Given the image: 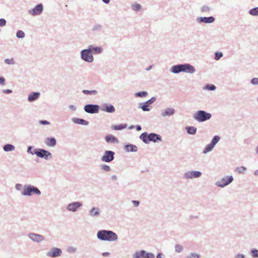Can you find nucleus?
Listing matches in <instances>:
<instances>
[{
    "instance_id": "obj_50",
    "label": "nucleus",
    "mask_w": 258,
    "mask_h": 258,
    "mask_svg": "<svg viewBox=\"0 0 258 258\" xmlns=\"http://www.w3.org/2000/svg\"><path fill=\"white\" fill-rule=\"evenodd\" d=\"M7 24L6 20L4 18L0 19V27H4Z\"/></svg>"
},
{
    "instance_id": "obj_42",
    "label": "nucleus",
    "mask_w": 258,
    "mask_h": 258,
    "mask_svg": "<svg viewBox=\"0 0 258 258\" xmlns=\"http://www.w3.org/2000/svg\"><path fill=\"white\" fill-rule=\"evenodd\" d=\"M25 34L22 30H18L16 32V37L18 38H23L25 37Z\"/></svg>"
},
{
    "instance_id": "obj_45",
    "label": "nucleus",
    "mask_w": 258,
    "mask_h": 258,
    "mask_svg": "<svg viewBox=\"0 0 258 258\" xmlns=\"http://www.w3.org/2000/svg\"><path fill=\"white\" fill-rule=\"evenodd\" d=\"M77 248L74 246H69L67 248V251L69 253H75L77 251Z\"/></svg>"
},
{
    "instance_id": "obj_63",
    "label": "nucleus",
    "mask_w": 258,
    "mask_h": 258,
    "mask_svg": "<svg viewBox=\"0 0 258 258\" xmlns=\"http://www.w3.org/2000/svg\"><path fill=\"white\" fill-rule=\"evenodd\" d=\"M102 1L105 4H108L110 1V0H102Z\"/></svg>"
},
{
    "instance_id": "obj_28",
    "label": "nucleus",
    "mask_w": 258,
    "mask_h": 258,
    "mask_svg": "<svg viewBox=\"0 0 258 258\" xmlns=\"http://www.w3.org/2000/svg\"><path fill=\"white\" fill-rule=\"evenodd\" d=\"M138 108H141L144 111H149L152 109V106L149 105L145 102L139 103Z\"/></svg>"
},
{
    "instance_id": "obj_10",
    "label": "nucleus",
    "mask_w": 258,
    "mask_h": 258,
    "mask_svg": "<svg viewBox=\"0 0 258 258\" xmlns=\"http://www.w3.org/2000/svg\"><path fill=\"white\" fill-rule=\"evenodd\" d=\"M155 255L152 252H150L145 250L136 251L133 254V258H155Z\"/></svg>"
},
{
    "instance_id": "obj_1",
    "label": "nucleus",
    "mask_w": 258,
    "mask_h": 258,
    "mask_svg": "<svg viewBox=\"0 0 258 258\" xmlns=\"http://www.w3.org/2000/svg\"><path fill=\"white\" fill-rule=\"evenodd\" d=\"M170 71L175 74H179L181 72L192 74L195 73L196 69L189 63H185L172 66L170 69Z\"/></svg>"
},
{
    "instance_id": "obj_29",
    "label": "nucleus",
    "mask_w": 258,
    "mask_h": 258,
    "mask_svg": "<svg viewBox=\"0 0 258 258\" xmlns=\"http://www.w3.org/2000/svg\"><path fill=\"white\" fill-rule=\"evenodd\" d=\"M15 147L12 144H6L3 146V150H4V151L7 152L13 151L15 150Z\"/></svg>"
},
{
    "instance_id": "obj_58",
    "label": "nucleus",
    "mask_w": 258,
    "mask_h": 258,
    "mask_svg": "<svg viewBox=\"0 0 258 258\" xmlns=\"http://www.w3.org/2000/svg\"><path fill=\"white\" fill-rule=\"evenodd\" d=\"M3 92L4 93H5V94H10V93H12V90L11 89H6V90H4L3 91Z\"/></svg>"
},
{
    "instance_id": "obj_18",
    "label": "nucleus",
    "mask_w": 258,
    "mask_h": 258,
    "mask_svg": "<svg viewBox=\"0 0 258 258\" xmlns=\"http://www.w3.org/2000/svg\"><path fill=\"white\" fill-rule=\"evenodd\" d=\"M28 237L30 238L32 241L37 242L40 243L44 240L45 238L43 236L36 234L34 233H30L28 235Z\"/></svg>"
},
{
    "instance_id": "obj_34",
    "label": "nucleus",
    "mask_w": 258,
    "mask_h": 258,
    "mask_svg": "<svg viewBox=\"0 0 258 258\" xmlns=\"http://www.w3.org/2000/svg\"><path fill=\"white\" fill-rule=\"evenodd\" d=\"M83 94L87 95H96L97 94L98 92L97 90H83L82 91Z\"/></svg>"
},
{
    "instance_id": "obj_12",
    "label": "nucleus",
    "mask_w": 258,
    "mask_h": 258,
    "mask_svg": "<svg viewBox=\"0 0 258 258\" xmlns=\"http://www.w3.org/2000/svg\"><path fill=\"white\" fill-rule=\"evenodd\" d=\"M202 175V173L200 171L189 170L184 173L183 178L186 180L192 179L200 178Z\"/></svg>"
},
{
    "instance_id": "obj_52",
    "label": "nucleus",
    "mask_w": 258,
    "mask_h": 258,
    "mask_svg": "<svg viewBox=\"0 0 258 258\" xmlns=\"http://www.w3.org/2000/svg\"><path fill=\"white\" fill-rule=\"evenodd\" d=\"M23 186H23L22 184L20 183H17L15 185V188L17 190H21L22 188L23 189Z\"/></svg>"
},
{
    "instance_id": "obj_54",
    "label": "nucleus",
    "mask_w": 258,
    "mask_h": 258,
    "mask_svg": "<svg viewBox=\"0 0 258 258\" xmlns=\"http://www.w3.org/2000/svg\"><path fill=\"white\" fill-rule=\"evenodd\" d=\"M235 258H246V256L243 254L238 253L235 255Z\"/></svg>"
},
{
    "instance_id": "obj_5",
    "label": "nucleus",
    "mask_w": 258,
    "mask_h": 258,
    "mask_svg": "<svg viewBox=\"0 0 258 258\" xmlns=\"http://www.w3.org/2000/svg\"><path fill=\"white\" fill-rule=\"evenodd\" d=\"M212 114L206 111L200 110L196 111L193 115L194 118L199 122H203L210 119Z\"/></svg>"
},
{
    "instance_id": "obj_7",
    "label": "nucleus",
    "mask_w": 258,
    "mask_h": 258,
    "mask_svg": "<svg viewBox=\"0 0 258 258\" xmlns=\"http://www.w3.org/2000/svg\"><path fill=\"white\" fill-rule=\"evenodd\" d=\"M220 140V136L216 135L213 137L210 144L207 145L203 151V153L205 154L212 151L216 145L219 142Z\"/></svg>"
},
{
    "instance_id": "obj_19",
    "label": "nucleus",
    "mask_w": 258,
    "mask_h": 258,
    "mask_svg": "<svg viewBox=\"0 0 258 258\" xmlns=\"http://www.w3.org/2000/svg\"><path fill=\"white\" fill-rule=\"evenodd\" d=\"M101 210L98 207H92L88 212L89 216L92 218H98L100 216Z\"/></svg>"
},
{
    "instance_id": "obj_56",
    "label": "nucleus",
    "mask_w": 258,
    "mask_h": 258,
    "mask_svg": "<svg viewBox=\"0 0 258 258\" xmlns=\"http://www.w3.org/2000/svg\"><path fill=\"white\" fill-rule=\"evenodd\" d=\"M132 203L136 207H138L140 204V202L139 201L133 200L132 201Z\"/></svg>"
},
{
    "instance_id": "obj_57",
    "label": "nucleus",
    "mask_w": 258,
    "mask_h": 258,
    "mask_svg": "<svg viewBox=\"0 0 258 258\" xmlns=\"http://www.w3.org/2000/svg\"><path fill=\"white\" fill-rule=\"evenodd\" d=\"M5 82V79L3 77H0V84L4 85Z\"/></svg>"
},
{
    "instance_id": "obj_9",
    "label": "nucleus",
    "mask_w": 258,
    "mask_h": 258,
    "mask_svg": "<svg viewBox=\"0 0 258 258\" xmlns=\"http://www.w3.org/2000/svg\"><path fill=\"white\" fill-rule=\"evenodd\" d=\"M35 155L41 158H44V159L47 160L52 158L51 153L44 149L42 148H36L35 149Z\"/></svg>"
},
{
    "instance_id": "obj_8",
    "label": "nucleus",
    "mask_w": 258,
    "mask_h": 258,
    "mask_svg": "<svg viewBox=\"0 0 258 258\" xmlns=\"http://www.w3.org/2000/svg\"><path fill=\"white\" fill-rule=\"evenodd\" d=\"M234 180L233 177L232 175H227L223 177L221 179L216 181L215 185L219 187L223 188L230 183H231Z\"/></svg>"
},
{
    "instance_id": "obj_48",
    "label": "nucleus",
    "mask_w": 258,
    "mask_h": 258,
    "mask_svg": "<svg viewBox=\"0 0 258 258\" xmlns=\"http://www.w3.org/2000/svg\"><path fill=\"white\" fill-rule=\"evenodd\" d=\"M156 100V97H153L149 100L146 101V103L150 105L151 104H153L155 101Z\"/></svg>"
},
{
    "instance_id": "obj_55",
    "label": "nucleus",
    "mask_w": 258,
    "mask_h": 258,
    "mask_svg": "<svg viewBox=\"0 0 258 258\" xmlns=\"http://www.w3.org/2000/svg\"><path fill=\"white\" fill-rule=\"evenodd\" d=\"M141 8V6L139 4H136L133 6V9L135 11H139Z\"/></svg>"
},
{
    "instance_id": "obj_33",
    "label": "nucleus",
    "mask_w": 258,
    "mask_h": 258,
    "mask_svg": "<svg viewBox=\"0 0 258 258\" xmlns=\"http://www.w3.org/2000/svg\"><path fill=\"white\" fill-rule=\"evenodd\" d=\"M249 254L252 258H258V249L256 248H251L249 252Z\"/></svg>"
},
{
    "instance_id": "obj_15",
    "label": "nucleus",
    "mask_w": 258,
    "mask_h": 258,
    "mask_svg": "<svg viewBox=\"0 0 258 258\" xmlns=\"http://www.w3.org/2000/svg\"><path fill=\"white\" fill-rule=\"evenodd\" d=\"M114 152L112 151L107 150L105 151L103 155L101 157V160L103 162H110L114 159Z\"/></svg>"
},
{
    "instance_id": "obj_25",
    "label": "nucleus",
    "mask_w": 258,
    "mask_h": 258,
    "mask_svg": "<svg viewBox=\"0 0 258 258\" xmlns=\"http://www.w3.org/2000/svg\"><path fill=\"white\" fill-rule=\"evenodd\" d=\"M72 120L74 123L77 124H81L84 125H88L89 124V122L88 121L82 118L73 117L72 118Z\"/></svg>"
},
{
    "instance_id": "obj_30",
    "label": "nucleus",
    "mask_w": 258,
    "mask_h": 258,
    "mask_svg": "<svg viewBox=\"0 0 258 258\" xmlns=\"http://www.w3.org/2000/svg\"><path fill=\"white\" fill-rule=\"evenodd\" d=\"M187 133L189 135H194L196 134L197 129L192 126H187L185 127Z\"/></svg>"
},
{
    "instance_id": "obj_49",
    "label": "nucleus",
    "mask_w": 258,
    "mask_h": 258,
    "mask_svg": "<svg viewBox=\"0 0 258 258\" xmlns=\"http://www.w3.org/2000/svg\"><path fill=\"white\" fill-rule=\"evenodd\" d=\"M250 83L253 85H258V78H253L250 80Z\"/></svg>"
},
{
    "instance_id": "obj_38",
    "label": "nucleus",
    "mask_w": 258,
    "mask_h": 258,
    "mask_svg": "<svg viewBox=\"0 0 258 258\" xmlns=\"http://www.w3.org/2000/svg\"><path fill=\"white\" fill-rule=\"evenodd\" d=\"M249 14L251 16H257L258 15V7L252 8L249 11Z\"/></svg>"
},
{
    "instance_id": "obj_47",
    "label": "nucleus",
    "mask_w": 258,
    "mask_h": 258,
    "mask_svg": "<svg viewBox=\"0 0 258 258\" xmlns=\"http://www.w3.org/2000/svg\"><path fill=\"white\" fill-rule=\"evenodd\" d=\"M34 148L33 146H29L27 147V152L28 153L30 154L31 155H34L35 153V149L32 151V149Z\"/></svg>"
},
{
    "instance_id": "obj_61",
    "label": "nucleus",
    "mask_w": 258,
    "mask_h": 258,
    "mask_svg": "<svg viewBox=\"0 0 258 258\" xmlns=\"http://www.w3.org/2000/svg\"><path fill=\"white\" fill-rule=\"evenodd\" d=\"M102 255L105 257H107L110 255V253L108 252H104L102 253Z\"/></svg>"
},
{
    "instance_id": "obj_14",
    "label": "nucleus",
    "mask_w": 258,
    "mask_h": 258,
    "mask_svg": "<svg viewBox=\"0 0 258 258\" xmlns=\"http://www.w3.org/2000/svg\"><path fill=\"white\" fill-rule=\"evenodd\" d=\"M43 11V5L40 3L37 4L34 8L28 10L29 15L32 16H39L42 14Z\"/></svg>"
},
{
    "instance_id": "obj_36",
    "label": "nucleus",
    "mask_w": 258,
    "mask_h": 258,
    "mask_svg": "<svg viewBox=\"0 0 258 258\" xmlns=\"http://www.w3.org/2000/svg\"><path fill=\"white\" fill-rule=\"evenodd\" d=\"M148 92L147 91H141L137 92L135 94V96L136 97L143 98L147 96Z\"/></svg>"
},
{
    "instance_id": "obj_4",
    "label": "nucleus",
    "mask_w": 258,
    "mask_h": 258,
    "mask_svg": "<svg viewBox=\"0 0 258 258\" xmlns=\"http://www.w3.org/2000/svg\"><path fill=\"white\" fill-rule=\"evenodd\" d=\"M41 194V192L39 188L31 184H25L23 186V190L21 192L22 196L28 197L34 195L40 196Z\"/></svg>"
},
{
    "instance_id": "obj_24",
    "label": "nucleus",
    "mask_w": 258,
    "mask_h": 258,
    "mask_svg": "<svg viewBox=\"0 0 258 258\" xmlns=\"http://www.w3.org/2000/svg\"><path fill=\"white\" fill-rule=\"evenodd\" d=\"M40 93L39 92H31L28 97V100L32 102L37 100L40 97Z\"/></svg>"
},
{
    "instance_id": "obj_21",
    "label": "nucleus",
    "mask_w": 258,
    "mask_h": 258,
    "mask_svg": "<svg viewBox=\"0 0 258 258\" xmlns=\"http://www.w3.org/2000/svg\"><path fill=\"white\" fill-rule=\"evenodd\" d=\"M175 112V110L173 108H167L166 109H163L161 113V115L163 117H165L166 116H170L173 115Z\"/></svg>"
},
{
    "instance_id": "obj_22",
    "label": "nucleus",
    "mask_w": 258,
    "mask_h": 258,
    "mask_svg": "<svg viewBox=\"0 0 258 258\" xmlns=\"http://www.w3.org/2000/svg\"><path fill=\"white\" fill-rule=\"evenodd\" d=\"M89 48L91 49L92 53L93 54H99L102 53L103 49L101 46H96L93 45H89Z\"/></svg>"
},
{
    "instance_id": "obj_13",
    "label": "nucleus",
    "mask_w": 258,
    "mask_h": 258,
    "mask_svg": "<svg viewBox=\"0 0 258 258\" xmlns=\"http://www.w3.org/2000/svg\"><path fill=\"white\" fill-rule=\"evenodd\" d=\"M99 105L97 104H88L85 105L84 107L85 111L88 113L95 114L99 112Z\"/></svg>"
},
{
    "instance_id": "obj_53",
    "label": "nucleus",
    "mask_w": 258,
    "mask_h": 258,
    "mask_svg": "<svg viewBox=\"0 0 258 258\" xmlns=\"http://www.w3.org/2000/svg\"><path fill=\"white\" fill-rule=\"evenodd\" d=\"M69 108L72 111H75L77 109V107L74 105H70Z\"/></svg>"
},
{
    "instance_id": "obj_46",
    "label": "nucleus",
    "mask_w": 258,
    "mask_h": 258,
    "mask_svg": "<svg viewBox=\"0 0 258 258\" xmlns=\"http://www.w3.org/2000/svg\"><path fill=\"white\" fill-rule=\"evenodd\" d=\"M246 170V168L244 166H240L236 168V171L239 173H243Z\"/></svg>"
},
{
    "instance_id": "obj_20",
    "label": "nucleus",
    "mask_w": 258,
    "mask_h": 258,
    "mask_svg": "<svg viewBox=\"0 0 258 258\" xmlns=\"http://www.w3.org/2000/svg\"><path fill=\"white\" fill-rule=\"evenodd\" d=\"M100 109L101 111L108 113H114L115 111L114 106L108 103H104L101 105Z\"/></svg>"
},
{
    "instance_id": "obj_41",
    "label": "nucleus",
    "mask_w": 258,
    "mask_h": 258,
    "mask_svg": "<svg viewBox=\"0 0 258 258\" xmlns=\"http://www.w3.org/2000/svg\"><path fill=\"white\" fill-rule=\"evenodd\" d=\"M201 256L200 254L196 252H191L188 255L186 256V258H200Z\"/></svg>"
},
{
    "instance_id": "obj_17",
    "label": "nucleus",
    "mask_w": 258,
    "mask_h": 258,
    "mask_svg": "<svg viewBox=\"0 0 258 258\" xmlns=\"http://www.w3.org/2000/svg\"><path fill=\"white\" fill-rule=\"evenodd\" d=\"M83 206V204L80 202H74L69 204L67 206V209L69 211L72 212H76L78 209L81 208Z\"/></svg>"
},
{
    "instance_id": "obj_23",
    "label": "nucleus",
    "mask_w": 258,
    "mask_h": 258,
    "mask_svg": "<svg viewBox=\"0 0 258 258\" xmlns=\"http://www.w3.org/2000/svg\"><path fill=\"white\" fill-rule=\"evenodd\" d=\"M45 144L48 147H53L56 145V140L54 137L46 138L44 141Z\"/></svg>"
},
{
    "instance_id": "obj_44",
    "label": "nucleus",
    "mask_w": 258,
    "mask_h": 258,
    "mask_svg": "<svg viewBox=\"0 0 258 258\" xmlns=\"http://www.w3.org/2000/svg\"><path fill=\"white\" fill-rule=\"evenodd\" d=\"M223 54L221 52H216L215 53V59L216 60H219L222 56Z\"/></svg>"
},
{
    "instance_id": "obj_2",
    "label": "nucleus",
    "mask_w": 258,
    "mask_h": 258,
    "mask_svg": "<svg viewBox=\"0 0 258 258\" xmlns=\"http://www.w3.org/2000/svg\"><path fill=\"white\" fill-rule=\"evenodd\" d=\"M97 237L102 241H115L118 239L117 235L111 230H100L97 233Z\"/></svg>"
},
{
    "instance_id": "obj_27",
    "label": "nucleus",
    "mask_w": 258,
    "mask_h": 258,
    "mask_svg": "<svg viewBox=\"0 0 258 258\" xmlns=\"http://www.w3.org/2000/svg\"><path fill=\"white\" fill-rule=\"evenodd\" d=\"M105 139L107 143H118V139L112 135L106 136Z\"/></svg>"
},
{
    "instance_id": "obj_16",
    "label": "nucleus",
    "mask_w": 258,
    "mask_h": 258,
    "mask_svg": "<svg viewBox=\"0 0 258 258\" xmlns=\"http://www.w3.org/2000/svg\"><path fill=\"white\" fill-rule=\"evenodd\" d=\"M215 21V19L213 16L210 17H199L196 19V22L199 24H211Z\"/></svg>"
},
{
    "instance_id": "obj_64",
    "label": "nucleus",
    "mask_w": 258,
    "mask_h": 258,
    "mask_svg": "<svg viewBox=\"0 0 258 258\" xmlns=\"http://www.w3.org/2000/svg\"><path fill=\"white\" fill-rule=\"evenodd\" d=\"M254 174L255 175H258V169L255 170L254 172Z\"/></svg>"
},
{
    "instance_id": "obj_3",
    "label": "nucleus",
    "mask_w": 258,
    "mask_h": 258,
    "mask_svg": "<svg viewBox=\"0 0 258 258\" xmlns=\"http://www.w3.org/2000/svg\"><path fill=\"white\" fill-rule=\"evenodd\" d=\"M139 138L145 144H149L150 142L157 143L162 141L161 136L154 133L148 134L147 132H144Z\"/></svg>"
},
{
    "instance_id": "obj_35",
    "label": "nucleus",
    "mask_w": 258,
    "mask_h": 258,
    "mask_svg": "<svg viewBox=\"0 0 258 258\" xmlns=\"http://www.w3.org/2000/svg\"><path fill=\"white\" fill-rule=\"evenodd\" d=\"M102 29V26L101 24H98L94 25L92 28V30L93 32H100Z\"/></svg>"
},
{
    "instance_id": "obj_59",
    "label": "nucleus",
    "mask_w": 258,
    "mask_h": 258,
    "mask_svg": "<svg viewBox=\"0 0 258 258\" xmlns=\"http://www.w3.org/2000/svg\"><path fill=\"white\" fill-rule=\"evenodd\" d=\"M137 131H140L141 130L142 127L140 125H137L135 127Z\"/></svg>"
},
{
    "instance_id": "obj_51",
    "label": "nucleus",
    "mask_w": 258,
    "mask_h": 258,
    "mask_svg": "<svg viewBox=\"0 0 258 258\" xmlns=\"http://www.w3.org/2000/svg\"><path fill=\"white\" fill-rule=\"evenodd\" d=\"M39 123L42 125H49L50 122L46 120H40Z\"/></svg>"
},
{
    "instance_id": "obj_43",
    "label": "nucleus",
    "mask_w": 258,
    "mask_h": 258,
    "mask_svg": "<svg viewBox=\"0 0 258 258\" xmlns=\"http://www.w3.org/2000/svg\"><path fill=\"white\" fill-rule=\"evenodd\" d=\"M4 62H5V63H6V64H8L13 65V64H15V61L13 58H12L11 59L6 58L4 60Z\"/></svg>"
},
{
    "instance_id": "obj_40",
    "label": "nucleus",
    "mask_w": 258,
    "mask_h": 258,
    "mask_svg": "<svg viewBox=\"0 0 258 258\" xmlns=\"http://www.w3.org/2000/svg\"><path fill=\"white\" fill-rule=\"evenodd\" d=\"M100 167V169L105 172H109L111 170L110 166L106 164H102Z\"/></svg>"
},
{
    "instance_id": "obj_37",
    "label": "nucleus",
    "mask_w": 258,
    "mask_h": 258,
    "mask_svg": "<svg viewBox=\"0 0 258 258\" xmlns=\"http://www.w3.org/2000/svg\"><path fill=\"white\" fill-rule=\"evenodd\" d=\"M216 89V86L213 84H207L204 86V89L209 91H214Z\"/></svg>"
},
{
    "instance_id": "obj_6",
    "label": "nucleus",
    "mask_w": 258,
    "mask_h": 258,
    "mask_svg": "<svg viewBox=\"0 0 258 258\" xmlns=\"http://www.w3.org/2000/svg\"><path fill=\"white\" fill-rule=\"evenodd\" d=\"M80 57L85 62H92L94 60V56L91 52V49L88 46L87 48L82 49L80 51Z\"/></svg>"
},
{
    "instance_id": "obj_32",
    "label": "nucleus",
    "mask_w": 258,
    "mask_h": 258,
    "mask_svg": "<svg viewBox=\"0 0 258 258\" xmlns=\"http://www.w3.org/2000/svg\"><path fill=\"white\" fill-rule=\"evenodd\" d=\"M127 127L126 124H120L118 125H114L111 126V128L114 130H122Z\"/></svg>"
},
{
    "instance_id": "obj_60",
    "label": "nucleus",
    "mask_w": 258,
    "mask_h": 258,
    "mask_svg": "<svg viewBox=\"0 0 258 258\" xmlns=\"http://www.w3.org/2000/svg\"><path fill=\"white\" fill-rule=\"evenodd\" d=\"M163 254L161 252L158 253L156 255V258H164L162 256Z\"/></svg>"
},
{
    "instance_id": "obj_39",
    "label": "nucleus",
    "mask_w": 258,
    "mask_h": 258,
    "mask_svg": "<svg viewBox=\"0 0 258 258\" xmlns=\"http://www.w3.org/2000/svg\"><path fill=\"white\" fill-rule=\"evenodd\" d=\"M175 251L176 252L180 253L182 252L183 250V247L179 244L175 245Z\"/></svg>"
},
{
    "instance_id": "obj_11",
    "label": "nucleus",
    "mask_w": 258,
    "mask_h": 258,
    "mask_svg": "<svg viewBox=\"0 0 258 258\" xmlns=\"http://www.w3.org/2000/svg\"><path fill=\"white\" fill-rule=\"evenodd\" d=\"M62 254L61 248L53 247L46 252V256L49 258H56L60 256Z\"/></svg>"
},
{
    "instance_id": "obj_31",
    "label": "nucleus",
    "mask_w": 258,
    "mask_h": 258,
    "mask_svg": "<svg viewBox=\"0 0 258 258\" xmlns=\"http://www.w3.org/2000/svg\"><path fill=\"white\" fill-rule=\"evenodd\" d=\"M212 10V8L208 6L204 5L200 8L201 12L204 13H209Z\"/></svg>"
},
{
    "instance_id": "obj_26",
    "label": "nucleus",
    "mask_w": 258,
    "mask_h": 258,
    "mask_svg": "<svg viewBox=\"0 0 258 258\" xmlns=\"http://www.w3.org/2000/svg\"><path fill=\"white\" fill-rule=\"evenodd\" d=\"M124 149L125 151L127 152H136L138 151V147L137 146L130 144L125 145L124 147Z\"/></svg>"
},
{
    "instance_id": "obj_62",
    "label": "nucleus",
    "mask_w": 258,
    "mask_h": 258,
    "mask_svg": "<svg viewBox=\"0 0 258 258\" xmlns=\"http://www.w3.org/2000/svg\"><path fill=\"white\" fill-rule=\"evenodd\" d=\"M111 179L113 180H116L117 179V177L115 175H113L111 176Z\"/></svg>"
}]
</instances>
